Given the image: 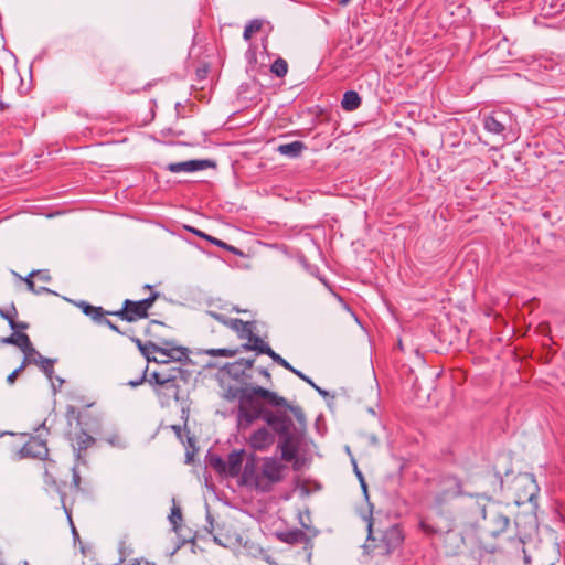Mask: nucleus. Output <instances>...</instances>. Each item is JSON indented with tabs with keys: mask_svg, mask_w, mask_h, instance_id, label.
Here are the masks:
<instances>
[{
	"mask_svg": "<svg viewBox=\"0 0 565 565\" xmlns=\"http://www.w3.org/2000/svg\"><path fill=\"white\" fill-rule=\"evenodd\" d=\"M287 470V466L276 457L252 458L244 466L241 481L257 492L268 493L284 481Z\"/></svg>",
	"mask_w": 565,
	"mask_h": 565,
	"instance_id": "nucleus-1",
	"label": "nucleus"
},
{
	"mask_svg": "<svg viewBox=\"0 0 565 565\" xmlns=\"http://www.w3.org/2000/svg\"><path fill=\"white\" fill-rule=\"evenodd\" d=\"M44 477L45 483L55 488L58 493V502L61 504V509L63 510L68 523L72 526L74 534H76V530L72 520V509L67 503V494L64 491L66 487V478L72 476V483L70 484V489L74 492H78L81 490V476L77 470L73 467H68L66 465L58 466L54 460H47L44 466Z\"/></svg>",
	"mask_w": 565,
	"mask_h": 565,
	"instance_id": "nucleus-2",
	"label": "nucleus"
},
{
	"mask_svg": "<svg viewBox=\"0 0 565 565\" xmlns=\"http://www.w3.org/2000/svg\"><path fill=\"white\" fill-rule=\"evenodd\" d=\"M367 530L364 550L373 558L391 556L404 542V533L398 524H392L384 530H374L373 523L369 522Z\"/></svg>",
	"mask_w": 565,
	"mask_h": 565,
	"instance_id": "nucleus-3",
	"label": "nucleus"
},
{
	"mask_svg": "<svg viewBox=\"0 0 565 565\" xmlns=\"http://www.w3.org/2000/svg\"><path fill=\"white\" fill-rule=\"evenodd\" d=\"M158 296V292H153L150 297L139 301L126 299L121 309L109 313L128 322L146 319Z\"/></svg>",
	"mask_w": 565,
	"mask_h": 565,
	"instance_id": "nucleus-4",
	"label": "nucleus"
},
{
	"mask_svg": "<svg viewBox=\"0 0 565 565\" xmlns=\"http://www.w3.org/2000/svg\"><path fill=\"white\" fill-rule=\"evenodd\" d=\"M266 409L256 403L252 396H243L239 401L237 412V427L243 431L248 429L258 418H263Z\"/></svg>",
	"mask_w": 565,
	"mask_h": 565,
	"instance_id": "nucleus-5",
	"label": "nucleus"
},
{
	"mask_svg": "<svg viewBox=\"0 0 565 565\" xmlns=\"http://www.w3.org/2000/svg\"><path fill=\"white\" fill-rule=\"evenodd\" d=\"M461 494V480L455 476H446L438 481L434 504L436 508H441L445 503Z\"/></svg>",
	"mask_w": 565,
	"mask_h": 565,
	"instance_id": "nucleus-6",
	"label": "nucleus"
},
{
	"mask_svg": "<svg viewBox=\"0 0 565 565\" xmlns=\"http://www.w3.org/2000/svg\"><path fill=\"white\" fill-rule=\"evenodd\" d=\"M151 352L157 354L151 360L161 364H168L171 361L182 362L189 359L188 349L183 347L151 344Z\"/></svg>",
	"mask_w": 565,
	"mask_h": 565,
	"instance_id": "nucleus-7",
	"label": "nucleus"
},
{
	"mask_svg": "<svg viewBox=\"0 0 565 565\" xmlns=\"http://www.w3.org/2000/svg\"><path fill=\"white\" fill-rule=\"evenodd\" d=\"M263 419L273 428V433L286 435L292 426L291 417L285 411H265Z\"/></svg>",
	"mask_w": 565,
	"mask_h": 565,
	"instance_id": "nucleus-8",
	"label": "nucleus"
},
{
	"mask_svg": "<svg viewBox=\"0 0 565 565\" xmlns=\"http://www.w3.org/2000/svg\"><path fill=\"white\" fill-rule=\"evenodd\" d=\"M181 373L180 369H173L171 371H154L150 374L149 382L156 384L160 388H163L173 395L179 392V385L177 383V374Z\"/></svg>",
	"mask_w": 565,
	"mask_h": 565,
	"instance_id": "nucleus-9",
	"label": "nucleus"
},
{
	"mask_svg": "<svg viewBox=\"0 0 565 565\" xmlns=\"http://www.w3.org/2000/svg\"><path fill=\"white\" fill-rule=\"evenodd\" d=\"M246 443L254 451H267L275 444V434L263 426L254 430Z\"/></svg>",
	"mask_w": 565,
	"mask_h": 565,
	"instance_id": "nucleus-10",
	"label": "nucleus"
},
{
	"mask_svg": "<svg viewBox=\"0 0 565 565\" xmlns=\"http://www.w3.org/2000/svg\"><path fill=\"white\" fill-rule=\"evenodd\" d=\"M279 436L280 441L278 448L280 449L281 452V458L279 460H281V462H290L295 460L299 452V439L295 435L290 434V431H288V434L286 435Z\"/></svg>",
	"mask_w": 565,
	"mask_h": 565,
	"instance_id": "nucleus-11",
	"label": "nucleus"
},
{
	"mask_svg": "<svg viewBox=\"0 0 565 565\" xmlns=\"http://www.w3.org/2000/svg\"><path fill=\"white\" fill-rule=\"evenodd\" d=\"M246 331L241 334L239 339L247 340L246 343L242 344L239 348L243 351H256L258 353H264L265 349L268 348V344L258 335L254 333L255 322L250 321Z\"/></svg>",
	"mask_w": 565,
	"mask_h": 565,
	"instance_id": "nucleus-12",
	"label": "nucleus"
},
{
	"mask_svg": "<svg viewBox=\"0 0 565 565\" xmlns=\"http://www.w3.org/2000/svg\"><path fill=\"white\" fill-rule=\"evenodd\" d=\"M23 457L45 459L49 455L46 441L40 437H31L22 447Z\"/></svg>",
	"mask_w": 565,
	"mask_h": 565,
	"instance_id": "nucleus-13",
	"label": "nucleus"
},
{
	"mask_svg": "<svg viewBox=\"0 0 565 565\" xmlns=\"http://www.w3.org/2000/svg\"><path fill=\"white\" fill-rule=\"evenodd\" d=\"M206 167L205 161L201 160H189L183 162H175L168 164V170L173 173L179 172H194L202 170Z\"/></svg>",
	"mask_w": 565,
	"mask_h": 565,
	"instance_id": "nucleus-14",
	"label": "nucleus"
},
{
	"mask_svg": "<svg viewBox=\"0 0 565 565\" xmlns=\"http://www.w3.org/2000/svg\"><path fill=\"white\" fill-rule=\"evenodd\" d=\"M244 450L232 451L227 456L225 472L231 477H236L242 470Z\"/></svg>",
	"mask_w": 565,
	"mask_h": 565,
	"instance_id": "nucleus-15",
	"label": "nucleus"
},
{
	"mask_svg": "<svg viewBox=\"0 0 565 565\" xmlns=\"http://www.w3.org/2000/svg\"><path fill=\"white\" fill-rule=\"evenodd\" d=\"M77 306L83 311V313H85L97 323H103L106 319L105 316L110 315V311H106L102 307H96L85 301H81Z\"/></svg>",
	"mask_w": 565,
	"mask_h": 565,
	"instance_id": "nucleus-16",
	"label": "nucleus"
},
{
	"mask_svg": "<svg viewBox=\"0 0 565 565\" xmlns=\"http://www.w3.org/2000/svg\"><path fill=\"white\" fill-rule=\"evenodd\" d=\"M249 396H257L263 399H266L268 403L275 406H286L287 402L284 397L278 396L276 393H273L262 386L253 387L252 394Z\"/></svg>",
	"mask_w": 565,
	"mask_h": 565,
	"instance_id": "nucleus-17",
	"label": "nucleus"
},
{
	"mask_svg": "<svg viewBox=\"0 0 565 565\" xmlns=\"http://www.w3.org/2000/svg\"><path fill=\"white\" fill-rule=\"evenodd\" d=\"M0 316L9 322L14 332H22L29 327L26 322L17 321L18 310L14 306H11V308L7 310L0 308Z\"/></svg>",
	"mask_w": 565,
	"mask_h": 565,
	"instance_id": "nucleus-18",
	"label": "nucleus"
},
{
	"mask_svg": "<svg viewBox=\"0 0 565 565\" xmlns=\"http://www.w3.org/2000/svg\"><path fill=\"white\" fill-rule=\"evenodd\" d=\"M306 149V145L302 141H292L290 143L279 145L277 151L290 158L299 157L302 151Z\"/></svg>",
	"mask_w": 565,
	"mask_h": 565,
	"instance_id": "nucleus-19",
	"label": "nucleus"
},
{
	"mask_svg": "<svg viewBox=\"0 0 565 565\" xmlns=\"http://www.w3.org/2000/svg\"><path fill=\"white\" fill-rule=\"evenodd\" d=\"M1 342L15 345L22 351L23 348H29L30 338L24 332H13L11 335L3 338Z\"/></svg>",
	"mask_w": 565,
	"mask_h": 565,
	"instance_id": "nucleus-20",
	"label": "nucleus"
},
{
	"mask_svg": "<svg viewBox=\"0 0 565 565\" xmlns=\"http://www.w3.org/2000/svg\"><path fill=\"white\" fill-rule=\"evenodd\" d=\"M361 105V97L354 90H348L344 93L341 106L347 111H353Z\"/></svg>",
	"mask_w": 565,
	"mask_h": 565,
	"instance_id": "nucleus-21",
	"label": "nucleus"
},
{
	"mask_svg": "<svg viewBox=\"0 0 565 565\" xmlns=\"http://www.w3.org/2000/svg\"><path fill=\"white\" fill-rule=\"evenodd\" d=\"M23 354H24V359H23V362H22V365H24V367H26V365L31 364V363H35L38 364L39 361H41L42 363H47L49 364V360L44 359L32 345V343L30 342L29 344V348H23L22 350Z\"/></svg>",
	"mask_w": 565,
	"mask_h": 565,
	"instance_id": "nucleus-22",
	"label": "nucleus"
},
{
	"mask_svg": "<svg viewBox=\"0 0 565 565\" xmlns=\"http://www.w3.org/2000/svg\"><path fill=\"white\" fill-rule=\"evenodd\" d=\"M418 526L428 536L438 535L443 532L441 527L433 523L428 516H422Z\"/></svg>",
	"mask_w": 565,
	"mask_h": 565,
	"instance_id": "nucleus-23",
	"label": "nucleus"
},
{
	"mask_svg": "<svg viewBox=\"0 0 565 565\" xmlns=\"http://www.w3.org/2000/svg\"><path fill=\"white\" fill-rule=\"evenodd\" d=\"M483 125L484 128L491 134L501 135L505 129L504 125L493 115L486 116L483 119Z\"/></svg>",
	"mask_w": 565,
	"mask_h": 565,
	"instance_id": "nucleus-24",
	"label": "nucleus"
},
{
	"mask_svg": "<svg viewBox=\"0 0 565 565\" xmlns=\"http://www.w3.org/2000/svg\"><path fill=\"white\" fill-rule=\"evenodd\" d=\"M250 321H243L241 319H228V320H222V323L230 328L231 330L235 331L241 337L242 333H244L246 328H248Z\"/></svg>",
	"mask_w": 565,
	"mask_h": 565,
	"instance_id": "nucleus-25",
	"label": "nucleus"
},
{
	"mask_svg": "<svg viewBox=\"0 0 565 565\" xmlns=\"http://www.w3.org/2000/svg\"><path fill=\"white\" fill-rule=\"evenodd\" d=\"M242 350L238 348L231 349H209L205 351V353L210 356H224V358H233L236 354L241 353Z\"/></svg>",
	"mask_w": 565,
	"mask_h": 565,
	"instance_id": "nucleus-26",
	"label": "nucleus"
},
{
	"mask_svg": "<svg viewBox=\"0 0 565 565\" xmlns=\"http://www.w3.org/2000/svg\"><path fill=\"white\" fill-rule=\"evenodd\" d=\"M270 71L276 76L284 77L288 72V63L284 58L279 57L271 64Z\"/></svg>",
	"mask_w": 565,
	"mask_h": 565,
	"instance_id": "nucleus-27",
	"label": "nucleus"
},
{
	"mask_svg": "<svg viewBox=\"0 0 565 565\" xmlns=\"http://www.w3.org/2000/svg\"><path fill=\"white\" fill-rule=\"evenodd\" d=\"M262 26H263L262 21H259V20H253V21H250V22L245 26L244 34H243L244 39H245L246 41L250 40V39H252V36H253L255 33H257V32H259V31H260Z\"/></svg>",
	"mask_w": 565,
	"mask_h": 565,
	"instance_id": "nucleus-28",
	"label": "nucleus"
},
{
	"mask_svg": "<svg viewBox=\"0 0 565 565\" xmlns=\"http://www.w3.org/2000/svg\"><path fill=\"white\" fill-rule=\"evenodd\" d=\"M263 354H267L270 356L276 363L281 365L282 367L287 369L288 371H294V367L279 354H277L269 345L265 349V352Z\"/></svg>",
	"mask_w": 565,
	"mask_h": 565,
	"instance_id": "nucleus-29",
	"label": "nucleus"
},
{
	"mask_svg": "<svg viewBox=\"0 0 565 565\" xmlns=\"http://www.w3.org/2000/svg\"><path fill=\"white\" fill-rule=\"evenodd\" d=\"M305 537V533L301 530L291 531L288 533H285L281 536V540L289 544L299 543Z\"/></svg>",
	"mask_w": 565,
	"mask_h": 565,
	"instance_id": "nucleus-30",
	"label": "nucleus"
},
{
	"mask_svg": "<svg viewBox=\"0 0 565 565\" xmlns=\"http://www.w3.org/2000/svg\"><path fill=\"white\" fill-rule=\"evenodd\" d=\"M169 519L170 522L173 524L174 529H177L182 521L181 509L179 507H173Z\"/></svg>",
	"mask_w": 565,
	"mask_h": 565,
	"instance_id": "nucleus-31",
	"label": "nucleus"
},
{
	"mask_svg": "<svg viewBox=\"0 0 565 565\" xmlns=\"http://www.w3.org/2000/svg\"><path fill=\"white\" fill-rule=\"evenodd\" d=\"M215 541L222 545V546H230L231 544L234 543V541H237V539L235 537L234 540L232 539V536L230 535H223L222 533H217L215 536H214Z\"/></svg>",
	"mask_w": 565,
	"mask_h": 565,
	"instance_id": "nucleus-32",
	"label": "nucleus"
},
{
	"mask_svg": "<svg viewBox=\"0 0 565 565\" xmlns=\"http://www.w3.org/2000/svg\"><path fill=\"white\" fill-rule=\"evenodd\" d=\"M136 343H137V347L139 348V350L143 353V355H146L148 360H151L152 358L150 355L153 354L151 352V344H153V343L149 342L147 344H143L141 342V340H139V339H136Z\"/></svg>",
	"mask_w": 565,
	"mask_h": 565,
	"instance_id": "nucleus-33",
	"label": "nucleus"
},
{
	"mask_svg": "<svg viewBox=\"0 0 565 565\" xmlns=\"http://www.w3.org/2000/svg\"><path fill=\"white\" fill-rule=\"evenodd\" d=\"M94 443V439L92 436L85 434V433H82L78 438H77V444L79 445L81 448H87L88 446H90L92 444Z\"/></svg>",
	"mask_w": 565,
	"mask_h": 565,
	"instance_id": "nucleus-34",
	"label": "nucleus"
},
{
	"mask_svg": "<svg viewBox=\"0 0 565 565\" xmlns=\"http://www.w3.org/2000/svg\"><path fill=\"white\" fill-rule=\"evenodd\" d=\"M199 236L205 238L206 241L211 242L212 244H214L215 246H218L221 248L224 249V246H225V242L218 239V238H215V237H212L210 235H206L204 233H201V232H195Z\"/></svg>",
	"mask_w": 565,
	"mask_h": 565,
	"instance_id": "nucleus-35",
	"label": "nucleus"
},
{
	"mask_svg": "<svg viewBox=\"0 0 565 565\" xmlns=\"http://www.w3.org/2000/svg\"><path fill=\"white\" fill-rule=\"evenodd\" d=\"M24 369H25V367H24V365H22V364H21L17 370H14L11 374H9V375H8V377H7V382H8L10 385H12V384L15 382L17 377L19 376V374H20Z\"/></svg>",
	"mask_w": 565,
	"mask_h": 565,
	"instance_id": "nucleus-36",
	"label": "nucleus"
},
{
	"mask_svg": "<svg viewBox=\"0 0 565 565\" xmlns=\"http://www.w3.org/2000/svg\"><path fill=\"white\" fill-rule=\"evenodd\" d=\"M224 249L230 252V253H232V254H234V255H237V256H241V257L244 256V253L241 249L236 248L235 246L228 245L227 243H225Z\"/></svg>",
	"mask_w": 565,
	"mask_h": 565,
	"instance_id": "nucleus-37",
	"label": "nucleus"
},
{
	"mask_svg": "<svg viewBox=\"0 0 565 565\" xmlns=\"http://www.w3.org/2000/svg\"><path fill=\"white\" fill-rule=\"evenodd\" d=\"M213 466L221 471H225L226 461L222 460L221 458H217L213 461Z\"/></svg>",
	"mask_w": 565,
	"mask_h": 565,
	"instance_id": "nucleus-38",
	"label": "nucleus"
},
{
	"mask_svg": "<svg viewBox=\"0 0 565 565\" xmlns=\"http://www.w3.org/2000/svg\"><path fill=\"white\" fill-rule=\"evenodd\" d=\"M40 275V271H33L31 273L30 277L25 279V282L30 290H34V282L32 280V277Z\"/></svg>",
	"mask_w": 565,
	"mask_h": 565,
	"instance_id": "nucleus-39",
	"label": "nucleus"
},
{
	"mask_svg": "<svg viewBox=\"0 0 565 565\" xmlns=\"http://www.w3.org/2000/svg\"><path fill=\"white\" fill-rule=\"evenodd\" d=\"M130 565H157V564L153 562H150L148 559L140 558V559L132 561Z\"/></svg>",
	"mask_w": 565,
	"mask_h": 565,
	"instance_id": "nucleus-40",
	"label": "nucleus"
},
{
	"mask_svg": "<svg viewBox=\"0 0 565 565\" xmlns=\"http://www.w3.org/2000/svg\"><path fill=\"white\" fill-rule=\"evenodd\" d=\"M103 323L107 324L111 330H114L118 333H121L119 328L115 323H113L110 320L105 319Z\"/></svg>",
	"mask_w": 565,
	"mask_h": 565,
	"instance_id": "nucleus-41",
	"label": "nucleus"
},
{
	"mask_svg": "<svg viewBox=\"0 0 565 565\" xmlns=\"http://www.w3.org/2000/svg\"><path fill=\"white\" fill-rule=\"evenodd\" d=\"M210 315L217 321L222 322V320H228L227 318H225L224 316L220 315V313H216V312H210Z\"/></svg>",
	"mask_w": 565,
	"mask_h": 565,
	"instance_id": "nucleus-42",
	"label": "nucleus"
},
{
	"mask_svg": "<svg viewBox=\"0 0 565 565\" xmlns=\"http://www.w3.org/2000/svg\"><path fill=\"white\" fill-rule=\"evenodd\" d=\"M299 377L318 390V387L313 384V382L309 377H307L305 374H301Z\"/></svg>",
	"mask_w": 565,
	"mask_h": 565,
	"instance_id": "nucleus-43",
	"label": "nucleus"
},
{
	"mask_svg": "<svg viewBox=\"0 0 565 565\" xmlns=\"http://www.w3.org/2000/svg\"><path fill=\"white\" fill-rule=\"evenodd\" d=\"M8 108V105H6L3 102H0V111H3Z\"/></svg>",
	"mask_w": 565,
	"mask_h": 565,
	"instance_id": "nucleus-44",
	"label": "nucleus"
},
{
	"mask_svg": "<svg viewBox=\"0 0 565 565\" xmlns=\"http://www.w3.org/2000/svg\"><path fill=\"white\" fill-rule=\"evenodd\" d=\"M292 373H295L297 376H300L302 373L296 369H294V371H291Z\"/></svg>",
	"mask_w": 565,
	"mask_h": 565,
	"instance_id": "nucleus-45",
	"label": "nucleus"
},
{
	"mask_svg": "<svg viewBox=\"0 0 565 565\" xmlns=\"http://www.w3.org/2000/svg\"><path fill=\"white\" fill-rule=\"evenodd\" d=\"M247 365H248V367H252L253 361H247Z\"/></svg>",
	"mask_w": 565,
	"mask_h": 565,
	"instance_id": "nucleus-46",
	"label": "nucleus"
},
{
	"mask_svg": "<svg viewBox=\"0 0 565 565\" xmlns=\"http://www.w3.org/2000/svg\"><path fill=\"white\" fill-rule=\"evenodd\" d=\"M23 565H29V563L26 561L23 562Z\"/></svg>",
	"mask_w": 565,
	"mask_h": 565,
	"instance_id": "nucleus-47",
	"label": "nucleus"
},
{
	"mask_svg": "<svg viewBox=\"0 0 565 565\" xmlns=\"http://www.w3.org/2000/svg\"><path fill=\"white\" fill-rule=\"evenodd\" d=\"M348 0H343L342 2L345 3Z\"/></svg>",
	"mask_w": 565,
	"mask_h": 565,
	"instance_id": "nucleus-48",
	"label": "nucleus"
}]
</instances>
